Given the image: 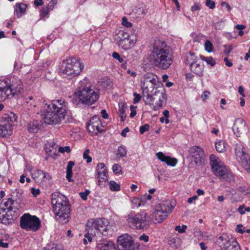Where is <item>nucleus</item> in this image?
I'll use <instances>...</instances> for the list:
<instances>
[{"instance_id":"nucleus-1","label":"nucleus","mask_w":250,"mask_h":250,"mask_svg":"<svg viewBox=\"0 0 250 250\" xmlns=\"http://www.w3.org/2000/svg\"><path fill=\"white\" fill-rule=\"evenodd\" d=\"M142 86L143 100L146 104L152 106L158 110L165 105L167 99L166 90L158 77L152 73H147L143 77Z\"/></svg>"},{"instance_id":"nucleus-2","label":"nucleus","mask_w":250,"mask_h":250,"mask_svg":"<svg viewBox=\"0 0 250 250\" xmlns=\"http://www.w3.org/2000/svg\"><path fill=\"white\" fill-rule=\"evenodd\" d=\"M153 65L161 69L166 70L172 64L173 56L171 50L165 41L155 40L151 51Z\"/></svg>"},{"instance_id":"nucleus-3","label":"nucleus","mask_w":250,"mask_h":250,"mask_svg":"<svg viewBox=\"0 0 250 250\" xmlns=\"http://www.w3.org/2000/svg\"><path fill=\"white\" fill-rule=\"evenodd\" d=\"M41 117L43 122L47 125L59 123L62 117V106L61 100L45 104L41 110Z\"/></svg>"},{"instance_id":"nucleus-4","label":"nucleus","mask_w":250,"mask_h":250,"mask_svg":"<svg viewBox=\"0 0 250 250\" xmlns=\"http://www.w3.org/2000/svg\"><path fill=\"white\" fill-rule=\"evenodd\" d=\"M75 94L83 104L87 105L93 104L99 98V95L91 88V84L86 78L79 82Z\"/></svg>"},{"instance_id":"nucleus-5","label":"nucleus","mask_w":250,"mask_h":250,"mask_svg":"<svg viewBox=\"0 0 250 250\" xmlns=\"http://www.w3.org/2000/svg\"><path fill=\"white\" fill-rule=\"evenodd\" d=\"M210 165L213 174L220 179L226 181L230 183L234 181L232 174L227 169L226 167L214 155H211L209 158Z\"/></svg>"},{"instance_id":"nucleus-6","label":"nucleus","mask_w":250,"mask_h":250,"mask_svg":"<svg viewBox=\"0 0 250 250\" xmlns=\"http://www.w3.org/2000/svg\"><path fill=\"white\" fill-rule=\"evenodd\" d=\"M128 225L133 229H143L146 228L151 223V218L146 212L130 214L127 216Z\"/></svg>"},{"instance_id":"nucleus-7","label":"nucleus","mask_w":250,"mask_h":250,"mask_svg":"<svg viewBox=\"0 0 250 250\" xmlns=\"http://www.w3.org/2000/svg\"><path fill=\"white\" fill-rule=\"evenodd\" d=\"M63 63L65 64L63 74L65 73L69 77V78H63V82H65L66 79H72L79 75L84 67L82 62L73 57L66 59L64 61H63Z\"/></svg>"},{"instance_id":"nucleus-8","label":"nucleus","mask_w":250,"mask_h":250,"mask_svg":"<svg viewBox=\"0 0 250 250\" xmlns=\"http://www.w3.org/2000/svg\"><path fill=\"white\" fill-rule=\"evenodd\" d=\"M173 206L168 201L161 202L156 206L153 212V217L157 223L163 222L168 216L172 209Z\"/></svg>"},{"instance_id":"nucleus-9","label":"nucleus","mask_w":250,"mask_h":250,"mask_svg":"<svg viewBox=\"0 0 250 250\" xmlns=\"http://www.w3.org/2000/svg\"><path fill=\"white\" fill-rule=\"evenodd\" d=\"M40 226L41 221L36 216L25 213L20 218L21 227L26 230L36 231L39 229Z\"/></svg>"},{"instance_id":"nucleus-10","label":"nucleus","mask_w":250,"mask_h":250,"mask_svg":"<svg viewBox=\"0 0 250 250\" xmlns=\"http://www.w3.org/2000/svg\"><path fill=\"white\" fill-rule=\"evenodd\" d=\"M187 63L193 73L200 77L203 76L204 65L202 61L195 56L194 53L189 52L187 54Z\"/></svg>"},{"instance_id":"nucleus-11","label":"nucleus","mask_w":250,"mask_h":250,"mask_svg":"<svg viewBox=\"0 0 250 250\" xmlns=\"http://www.w3.org/2000/svg\"><path fill=\"white\" fill-rule=\"evenodd\" d=\"M62 195L60 193H54L51 195V204L53 211L56 220L60 221L62 216Z\"/></svg>"},{"instance_id":"nucleus-12","label":"nucleus","mask_w":250,"mask_h":250,"mask_svg":"<svg viewBox=\"0 0 250 250\" xmlns=\"http://www.w3.org/2000/svg\"><path fill=\"white\" fill-rule=\"evenodd\" d=\"M5 87L9 99L21 95L23 89L21 81L17 77L13 78Z\"/></svg>"},{"instance_id":"nucleus-13","label":"nucleus","mask_w":250,"mask_h":250,"mask_svg":"<svg viewBox=\"0 0 250 250\" xmlns=\"http://www.w3.org/2000/svg\"><path fill=\"white\" fill-rule=\"evenodd\" d=\"M234 149L238 161L248 172H250V158L244 152L243 146L241 145H236Z\"/></svg>"},{"instance_id":"nucleus-14","label":"nucleus","mask_w":250,"mask_h":250,"mask_svg":"<svg viewBox=\"0 0 250 250\" xmlns=\"http://www.w3.org/2000/svg\"><path fill=\"white\" fill-rule=\"evenodd\" d=\"M118 248L119 250H137L132 237L127 234H124L118 237Z\"/></svg>"},{"instance_id":"nucleus-15","label":"nucleus","mask_w":250,"mask_h":250,"mask_svg":"<svg viewBox=\"0 0 250 250\" xmlns=\"http://www.w3.org/2000/svg\"><path fill=\"white\" fill-rule=\"evenodd\" d=\"M87 129L91 135H97L104 131L101 121L97 116H93L87 125Z\"/></svg>"},{"instance_id":"nucleus-16","label":"nucleus","mask_w":250,"mask_h":250,"mask_svg":"<svg viewBox=\"0 0 250 250\" xmlns=\"http://www.w3.org/2000/svg\"><path fill=\"white\" fill-rule=\"evenodd\" d=\"M189 152L190 156L194 159V161L196 165H201L205 161V153L203 150L198 146L192 147Z\"/></svg>"},{"instance_id":"nucleus-17","label":"nucleus","mask_w":250,"mask_h":250,"mask_svg":"<svg viewBox=\"0 0 250 250\" xmlns=\"http://www.w3.org/2000/svg\"><path fill=\"white\" fill-rule=\"evenodd\" d=\"M15 211L10 210H4L3 207L0 206V222L5 224H11L14 220Z\"/></svg>"},{"instance_id":"nucleus-18","label":"nucleus","mask_w":250,"mask_h":250,"mask_svg":"<svg viewBox=\"0 0 250 250\" xmlns=\"http://www.w3.org/2000/svg\"><path fill=\"white\" fill-rule=\"evenodd\" d=\"M45 150L48 156L54 159L57 156L58 152L62 153V147L57 145L53 141L46 144Z\"/></svg>"},{"instance_id":"nucleus-19","label":"nucleus","mask_w":250,"mask_h":250,"mask_svg":"<svg viewBox=\"0 0 250 250\" xmlns=\"http://www.w3.org/2000/svg\"><path fill=\"white\" fill-rule=\"evenodd\" d=\"M247 129L246 124L243 119L239 118L235 121L232 130L236 136L239 137L246 132Z\"/></svg>"},{"instance_id":"nucleus-20","label":"nucleus","mask_w":250,"mask_h":250,"mask_svg":"<svg viewBox=\"0 0 250 250\" xmlns=\"http://www.w3.org/2000/svg\"><path fill=\"white\" fill-rule=\"evenodd\" d=\"M86 226L91 228L92 229L98 230L100 231H106L107 230V228L105 227L104 220L102 219H91L88 221Z\"/></svg>"},{"instance_id":"nucleus-21","label":"nucleus","mask_w":250,"mask_h":250,"mask_svg":"<svg viewBox=\"0 0 250 250\" xmlns=\"http://www.w3.org/2000/svg\"><path fill=\"white\" fill-rule=\"evenodd\" d=\"M98 183L101 185V182H106L107 180V173L104 163H99L97 166Z\"/></svg>"},{"instance_id":"nucleus-22","label":"nucleus","mask_w":250,"mask_h":250,"mask_svg":"<svg viewBox=\"0 0 250 250\" xmlns=\"http://www.w3.org/2000/svg\"><path fill=\"white\" fill-rule=\"evenodd\" d=\"M235 239L231 235L224 233L220 236L216 241V244L220 247L222 250H225L229 245L231 240Z\"/></svg>"},{"instance_id":"nucleus-23","label":"nucleus","mask_w":250,"mask_h":250,"mask_svg":"<svg viewBox=\"0 0 250 250\" xmlns=\"http://www.w3.org/2000/svg\"><path fill=\"white\" fill-rule=\"evenodd\" d=\"M17 121V117L13 112L4 114L2 116L0 123L2 124L8 125L13 129V124Z\"/></svg>"},{"instance_id":"nucleus-24","label":"nucleus","mask_w":250,"mask_h":250,"mask_svg":"<svg viewBox=\"0 0 250 250\" xmlns=\"http://www.w3.org/2000/svg\"><path fill=\"white\" fill-rule=\"evenodd\" d=\"M156 156L160 160L166 163L168 166L173 167L175 166L177 163V161L175 158H171L168 156H166L162 152L157 153Z\"/></svg>"},{"instance_id":"nucleus-25","label":"nucleus","mask_w":250,"mask_h":250,"mask_svg":"<svg viewBox=\"0 0 250 250\" xmlns=\"http://www.w3.org/2000/svg\"><path fill=\"white\" fill-rule=\"evenodd\" d=\"M156 156L160 160L166 163L168 166L173 167L175 166L177 163V161L175 158H171L168 156H166L162 152L157 153Z\"/></svg>"},{"instance_id":"nucleus-26","label":"nucleus","mask_w":250,"mask_h":250,"mask_svg":"<svg viewBox=\"0 0 250 250\" xmlns=\"http://www.w3.org/2000/svg\"><path fill=\"white\" fill-rule=\"evenodd\" d=\"M97 248L99 250H115L116 248L114 244L110 241L103 240L101 241L97 244Z\"/></svg>"},{"instance_id":"nucleus-27","label":"nucleus","mask_w":250,"mask_h":250,"mask_svg":"<svg viewBox=\"0 0 250 250\" xmlns=\"http://www.w3.org/2000/svg\"><path fill=\"white\" fill-rule=\"evenodd\" d=\"M63 198H64V200H63V222L65 223L68 222L69 219L71 216V206L69 204L68 200L67 198L63 195Z\"/></svg>"},{"instance_id":"nucleus-28","label":"nucleus","mask_w":250,"mask_h":250,"mask_svg":"<svg viewBox=\"0 0 250 250\" xmlns=\"http://www.w3.org/2000/svg\"><path fill=\"white\" fill-rule=\"evenodd\" d=\"M13 129L8 125L0 123V137H6L10 136L13 133Z\"/></svg>"},{"instance_id":"nucleus-29","label":"nucleus","mask_w":250,"mask_h":250,"mask_svg":"<svg viewBox=\"0 0 250 250\" xmlns=\"http://www.w3.org/2000/svg\"><path fill=\"white\" fill-rule=\"evenodd\" d=\"M27 5L23 3H17L15 5V12L18 18H21L25 14Z\"/></svg>"},{"instance_id":"nucleus-30","label":"nucleus","mask_w":250,"mask_h":250,"mask_svg":"<svg viewBox=\"0 0 250 250\" xmlns=\"http://www.w3.org/2000/svg\"><path fill=\"white\" fill-rule=\"evenodd\" d=\"M32 177L36 183L41 184L43 181V171L41 170H35L31 173Z\"/></svg>"},{"instance_id":"nucleus-31","label":"nucleus","mask_w":250,"mask_h":250,"mask_svg":"<svg viewBox=\"0 0 250 250\" xmlns=\"http://www.w3.org/2000/svg\"><path fill=\"white\" fill-rule=\"evenodd\" d=\"M40 126V121L33 120L28 123L27 126L28 130L30 132L36 133L39 130Z\"/></svg>"},{"instance_id":"nucleus-32","label":"nucleus","mask_w":250,"mask_h":250,"mask_svg":"<svg viewBox=\"0 0 250 250\" xmlns=\"http://www.w3.org/2000/svg\"><path fill=\"white\" fill-rule=\"evenodd\" d=\"M75 165V162L73 161H69L68 163L67 167H66V178L68 181V182L73 181V179H72V168Z\"/></svg>"},{"instance_id":"nucleus-33","label":"nucleus","mask_w":250,"mask_h":250,"mask_svg":"<svg viewBox=\"0 0 250 250\" xmlns=\"http://www.w3.org/2000/svg\"><path fill=\"white\" fill-rule=\"evenodd\" d=\"M56 0H52L50 1L48 4V7H42V10L41 11V15L42 17H45L48 15L50 10H52L53 8L54 4L56 3Z\"/></svg>"},{"instance_id":"nucleus-34","label":"nucleus","mask_w":250,"mask_h":250,"mask_svg":"<svg viewBox=\"0 0 250 250\" xmlns=\"http://www.w3.org/2000/svg\"><path fill=\"white\" fill-rule=\"evenodd\" d=\"M129 37V35L127 32L124 30H120L116 35L115 39L117 41V43H119L120 41H124Z\"/></svg>"},{"instance_id":"nucleus-35","label":"nucleus","mask_w":250,"mask_h":250,"mask_svg":"<svg viewBox=\"0 0 250 250\" xmlns=\"http://www.w3.org/2000/svg\"><path fill=\"white\" fill-rule=\"evenodd\" d=\"M125 104L124 103L121 102L119 103V109L118 113L121 117V121L124 122L125 120L126 114H125Z\"/></svg>"},{"instance_id":"nucleus-36","label":"nucleus","mask_w":250,"mask_h":250,"mask_svg":"<svg viewBox=\"0 0 250 250\" xmlns=\"http://www.w3.org/2000/svg\"><path fill=\"white\" fill-rule=\"evenodd\" d=\"M227 192L229 193L230 199L233 202H237L242 199V196L239 194L236 193L233 189L227 190Z\"/></svg>"},{"instance_id":"nucleus-37","label":"nucleus","mask_w":250,"mask_h":250,"mask_svg":"<svg viewBox=\"0 0 250 250\" xmlns=\"http://www.w3.org/2000/svg\"><path fill=\"white\" fill-rule=\"evenodd\" d=\"M63 121L65 123H72L73 121L71 111L65 108H63Z\"/></svg>"},{"instance_id":"nucleus-38","label":"nucleus","mask_w":250,"mask_h":250,"mask_svg":"<svg viewBox=\"0 0 250 250\" xmlns=\"http://www.w3.org/2000/svg\"><path fill=\"white\" fill-rule=\"evenodd\" d=\"M14 202L15 201L12 198H8L3 202L2 205H0V206L3 207L4 210H13L12 206Z\"/></svg>"},{"instance_id":"nucleus-39","label":"nucleus","mask_w":250,"mask_h":250,"mask_svg":"<svg viewBox=\"0 0 250 250\" xmlns=\"http://www.w3.org/2000/svg\"><path fill=\"white\" fill-rule=\"evenodd\" d=\"M118 45L124 50H127L130 48L132 44V42L129 40V38L125 40L124 41H120L118 43Z\"/></svg>"},{"instance_id":"nucleus-40","label":"nucleus","mask_w":250,"mask_h":250,"mask_svg":"<svg viewBox=\"0 0 250 250\" xmlns=\"http://www.w3.org/2000/svg\"><path fill=\"white\" fill-rule=\"evenodd\" d=\"M229 245L225 249V250H241L240 247L237 243L236 239L231 240Z\"/></svg>"},{"instance_id":"nucleus-41","label":"nucleus","mask_w":250,"mask_h":250,"mask_svg":"<svg viewBox=\"0 0 250 250\" xmlns=\"http://www.w3.org/2000/svg\"><path fill=\"white\" fill-rule=\"evenodd\" d=\"M127 155V150L125 147L121 146L118 147L117 149V152L116 154L117 157L119 158L125 157Z\"/></svg>"},{"instance_id":"nucleus-42","label":"nucleus","mask_w":250,"mask_h":250,"mask_svg":"<svg viewBox=\"0 0 250 250\" xmlns=\"http://www.w3.org/2000/svg\"><path fill=\"white\" fill-rule=\"evenodd\" d=\"M215 148L216 150L221 153L223 152L225 150V146L224 141L219 140L215 143Z\"/></svg>"},{"instance_id":"nucleus-43","label":"nucleus","mask_w":250,"mask_h":250,"mask_svg":"<svg viewBox=\"0 0 250 250\" xmlns=\"http://www.w3.org/2000/svg\"><path fill=\"white\" fill-rule=\"evenodd\" d=\"M8 95L5 86H0V102L9 99Z\"/></svg>"},{"instance_id":"nucleus-44","label":"nucleus","mask_w":250,"mask_h":250,"mask_svg":"<svg viewBox=\"0 0 250 250\" xmlns=\"http://www.w3.org/2000/svg\"><path fill=\"white\" fill-rule=\"evenodd\" d=\"M109 188L112 191H119L120 189V184L117 183L114 181H111L109 183Z\"/></svg>"},{"instance_id":"nucleus-45","label":"nucleus","mask_w":250,"mask_h":250,"mask_svg":"<svg viewBox=\"0 0 250 250\" xmlns=\"http://www.w3.org/2000/svg\"><path fill=\"white\" fill-rule=\"evenodd\" d=\"M202 60L206 62L207 63L210 64L211 66H213L216 63L215 60L211 57H206L203 56H200Z\"/></svg>"},{"instance_id":"nucleus-46","label":"nucleus","mask_w":250,"mask_h":250,"mask_svg":"<svg viewBox=\"0 0 250 250\" xmlns=\"http://www.w3.org/2000/svg\"><path fill=\"white\" fill-rule=\"evenodd\" d=\"M85 230L87 232L84 234V238H87L88 242L92 241V238L91 235L93 234V230L91 228H89V227H87L85 226Z\"/></svg>"},{"instance_id":"nucleus-47","label":"nucleus","mask_w":250,"mask_h":250,"mask_svg":"<svg viewBox=\"0 0 250 250\" xmlns=\"http://www.w3.org/2000/svg\"><path fill=\"white\" fill-rule=\"evenodd\" d=\"M198 232L204 240H210L212 238V235L208 234L206 232H202L199 230Z\"/></svg>"},{"instance_id":"nucleus-48","label":"nucleus","mask_w":250,"mask_h":250,"mask_svg":"<svg viewBox=\"0 0 250 250\" xmlns=\"http://www.w3.org/2000/svg\"><path fill=\"white\" fill-rule=\"evenodd\" d=\"M89 150L88 149H86L83 152V158L85 160L87 163H90L92 161V158L89 156Z\"/></svg>"},{"instance_id":"nucleus-49","label":"nucleus","mask_w":250,"mask_h":250,"mask_svg":"<svg viewBox=\"0 0 250 250\" xmlns=\"http://www.w3.org/2000/svg\"><path fill=\"white\" fill-rule=\"evenodd\" d=\"M205 49L208 52H211L213 50V45L208 40H207L205 43Z\"/></svg>"},{"instance_id":"nucleus-50","label":"nucleus","mask_w":250,"mask_h":250,"mask_svg":"<svg viewBox=\"0 0 250 250\" xmlns=\"http://www.w3.org/2000/svg\"><path fill=\"white\" fill-rule=\"evenodd\" d=\"M112 170L116 174L122 173V167L118 164H115L112 166Z\"/></svg>"},{"instance_id":"nucleus-51","label":"nucleus","mask_w":250,"mask_h":250,"mask_svg":"<svg viewBox=\"0 0 250 250\" xmlns=\"http://www.w3.org/2000/svg\"><path fill=\"white\" fill-rule=\"evenodd\" d=\"M187 229V226L183 225L182 226H177L175 228V230L176 231H177L179 233H183L185 232Z\"/></svg>"},{"instance_id":"nucleus-52","label":"nucleus","mask_w":250,"mask_h":250,"mask_svg":"<svg viewBox=\"0 0 250 250\" xmlns=\"http://www.w3.org/2000/svg\"><path fill=\"white\" fill-rule=\"evenodd\" d=\"M90 191L88 189L85 190L84 192H81L79 193L81 198L84 201L87 199V196L89 194Z\"/></svg>"},{"instance_id":"nucleus-53","label":"nucleus","mask_w":250,"mask_h":250,"mask_svg":"<svg viewBox=\"0 0 250 250\" xmlns=\"http://www.w3.org/2000/svg\"><path fill=\"white\" fill-rule=\"evenodd\" d=\"M206 5L210 9H213L215 7V3L214 1L211 0H206Z\"/></svg>"},{"instance_id":"nucleus-54","label":"nucleus","mask_w":250,"mask_h":250,"mask_svg":"<svg viewBox=\"0 0 250 250\" xmlns=\"http://www.w3.org/2000/svg\"><path fill=\"white\" fill-rule=\"evenodd\" d=\"M149 128V125L148 124H145L140 127V132L141 134H144L145 132L148 131Z\"/></svg>"},{"instance_id":"nucleus-55","label":"nucleus","mask_w":250,"mask_h":250,"mask_svg":"<svg viewBox=\"0 0 250 250\" xmlns=\"http://www.w3.org/2000/svg\"><path fill=\"white\" fill-rule=\"evenodd\" d=\"M205 38V36L202 34H197L193 39L194 42H201V40H203Z\"/></svg>"},{"instance_id":"nucleus-56","label":"nucleus","mask_w":250,"mask_h":250,"mask_svg":"<svg viewBox=\"0 0 250 250\" xmlns=\"http://www.w3.org/2000/svg\"><path fill=\"white\" fill-rule=\"evenodd\" d=\"M42 250H57L56 246L54 244H48Z\"/></svg>"},{"instance_id":"nucleus-57","label":"nucleus","mask_w":250,"mask_h":250,"mask_svg":"<svg viewBox=\"0 0 250 250\" xmlns=\"http://www.w3.org/2000/svg\"><path fill=\"white\" fill-rule=\"evenodd\" d=\"M122 24L124 26L129 28L131 27L132 25V23L127 21V19L125 17H123L122 18Z\"/></svg>"},{"instance_id":"nucleus-58","label":"nucleus","mask_w":250,"mask_h":250,"mask_svg":"<svg viewBox=\"0 0 250 250\" xmlns=\"http://www.w3.org/2000/svg\"><path fill=\"white\" fill-rule=\"evenodd\" d=\"M133 96H134V100H133V103L134 104H136L138 103H139L141 99V95L139 94H137V93L136 92H134L133 93Z\"/></svg>"},{"instance_id":"nucleus-59","label":"nucleus","mask_w":250,"mask_h":250,"mask_svg":"<svg viewBox=\"0 0 250 250\" xmlns=\"http://www.w3.org/2000/svg\"><path fill=\"white\" fill-rule=\"evenodd\" d=\"M233 48L231 45H224V53L226 55H228L229 53L231 52L232 51Z\"/></svg>"},{"instance_id":"nucleus-60","label":"nucleus","mask_w":250,"mask_h":250,"mask_svg":"<svg viewBox=\"0 0 250 250\" xmlns=\"http://www.w3.org/2000/svg\"><path fill=\"white\" fill-rule=\"evenodd\" d=\"M112 57L114 59L118 60L120 62H124V58L121 57L120 54L117 52H113L112 53Z\"/></svg>"},{"instance_id":"nucleus-61","label":"nucleus","mask_w":250,"mask_h":250,"mask_svg":"<svg viewBox=\"0 0 250 250\" xmlns=\"http://www.w3.org/2000/svg\"><path fill=\"white\" fill-rule=\"evenodd\" d=\"M51 177L50 174L46 172H43V182H50Z\"/></svg>"},{"instance_id":"nucleus-62","label":"nucleus","mask_w":250,"mask_h":250,"mask_svg":"<svg viewBox=\"0 0 250 250\" xmlns=\"http://www.w3.org/2000/svg\"><path fill=\"white\" fill-rule=\"evenodd\" d=\"M132 203L137 207L142 206L140 199L134 198L132 200Z\"/></svg>"},{"instance_id":"nucleus-63","label":"nucleus","mask_w":250,"mask_h":250,"mask_svg":"<svg viewBox=\"0 0 250 250\" xmlns=\"http://www.w3.org/2000/svg\"><path fill=\"white\" fill-rule=\"evenodd\" d=\"M130 108L131 110L130 117L133 118L136 115V111L135 110L136 107L133 105H131Z\"/></svg>"},{"instance_id":"nucleus-64","label":"nucleus","mask_w":250,"mask_h":250,"mask_svg":"<svg viewBox=\"0 0 250 250\" xmlns=\"http://www.w3.org/2000/svg\"><path fill=\"white\" fill-rule=\"evenodd\" d=\"M191 10L192 11L199 10H200V6L198 3H194L193 6H191Z\"/></svg>"}]
</instances>
